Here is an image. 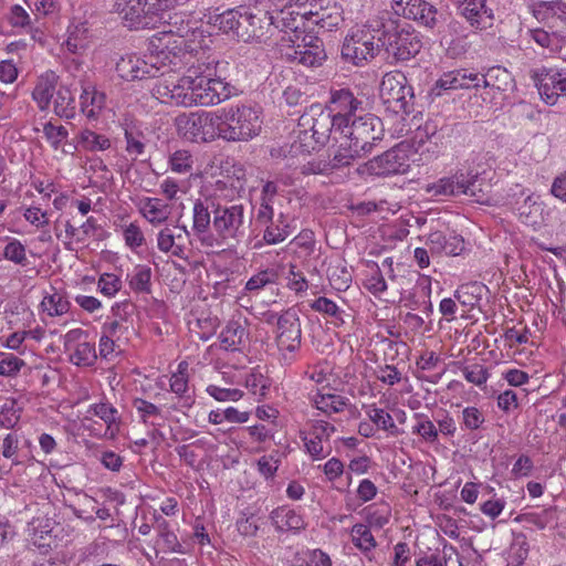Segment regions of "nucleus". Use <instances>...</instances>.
Masks as SVG:
<instances>
[{
	"label": "nucleus",
	"mask_w": 566,
	"mask_h": 566,
	"mask_svg": "<svg viewBox=\"0 0 566 566\" xmlns=\"http://www.w3.org/2000/svg\"><path fill=\"white\" fill-rule=\"evenodd\" d=\"M228 62L209 60L188 67L176 84L160 85L157 93L170 103L181 106H213L233 95L234 87L227 81Z\"/></svg>",
	"instance_id": "nucleus-1"
},
{
	"label": "nucleus",
	"mask_w": 566,
	"mask_h": 566,
	"mask_svg": "<svg viewBox=\"0 0 566 566\" xmlns=\"http://www.w3.org/2000/svg\"><path fill=\"white\" fill-rule=\"evenodd\" d=\"M190 28L180 25L174 31L171 28L154 34L148 44L150 53L140 57L128 55L116 63V71L126 81L143 80L158 76L161 67L178 65V53L186 46L185 38Z\"/></svg>",
	"instance_id": "nucleus-2"
},
{
	"label": "nucleus",
	"mask_w": 566,
	"mask_h": 566,
	"mask_svg": "<svg viewBox=\"0 0 566 566\" xmlns=\"http://www.w3.org/2000/svg\"><path fill=\"white\" fill-rule=\"evenodd\" d=\"M261 112L248 104H237L218 109L220 139L248 142L261 130Z\"/></svg>",
	"instance_id": "nucleus-3"
},
{
	"label": "nucleus",
	"mask_w": 566,
	"mask_h": 566,
	"mask_svg": "<svg viewBox=\"0 0 566 566\" xmlns=\"http://www.w3.org/2000/svg\"><path fill=\"white\" fill-rule=\"evenodd\" d=\"M168 0H115L114 9L129 29H153L165 20Z\"/></svg>",
	"instance_id": "nucleus-4"
},
{
	"label": "nucleus",
	"mask_w": 566,
	"mask_h": 566,
	"mask_svg": "<svg viewBox=\"0 0 566 566\" xmlns=\"http://www.w3.org/2000/svg\"><path fill=\"white\" fill-rule=\"evenodd\" d=\"M380 98L395 113L412 112L415 99L413 88L406 75L400 71L388 72L382 76L379 87Z\"/></svg>",
	"instance_id": "nucleus-5"
},
{
	"label": "nucleus",
	"mask_w": 566,
	"mask_h": 566,
	"mask_svg": "<svg viewBox=\"0 0 566 566\" xmlns=\"http://www.w3.org/2000/svg\"><path fill=\"white\" fill-rule=\"evenodd\" d=\"M381 46V38L375 40L369 29H352L342 45V59L354 65H361L376 56Z\"/></svg>",
	"instance_id": "nucleus-6"
},
{
	"label": "nucleus",
	"mask_w": 566,
	"mask_h": 566,
	"mask_svg": "<svg viewBox=\"0 0 566 566\" xmlns=\"http://www.w3.org/2000/svg\"><path fill=\"white\" fill-rule=\"evenodd\" d=\"M344 138L350 139L365 153H370L376 140L382 137V123L370 113H361L338 129Z\"/></svg>",
	"instance_id": "nucleus-7"
},
{
	"label": "nucleus",
	"mask_w": 566,
	"mask_h": 566,
	"mask_svg": "<svg viewBox=\"0 0 566 566\" xmlns=\"http://www.w3.org/2000/svg\"><path fill=\"white\" fill-rule=\"evenodd\" d=\"M178 127L184 136L192 142L211 143L220 139L218 111L179 116Z\"/></svg>",
	"instance_id": "nucleus-8"
},
{
	"label": "nucleus",
	"mask_w": 566,
	"mask_h": 566,
	"mask_svg": "<svg viewBox=\"0 0 566 566\" xmlns=\"http://www.w3.org/2000/svg\"><path fill=\"white\" fill-rule=\"evenodd\" d=\"M381 46L385 48L388 56L397 62L408 61L416 56L421 48L420 35L415 30L399 29L398 27L382 32Z\"/></svg>",
	"instance_id": "nucleus-9"
},
{
	"label": "nucleus",
	"mask_w": 566,
	"mask_h": 566,
	"mask_svg": "<svg viewBox=\"0 0 566 566\" xmlns=\"http://www.w3.org/2000/svg\"><path fill=\"white\" fill-rule=\"evenodd\" d=\"M243 205L226 206L218 202L212 228L216 234L227 240H238L245 233V216Z\"/></svg>",
	"instance_id": "nucleus-10"
},
{
	"label": "nucleus",
	"mask_w": 566,
	"mask_h": 566,
	"mask_svg": "<svg viewBox=\"0 0 566 566\" xmlns=\"http://www.w3.org/2000/svg\"><path fill=\"white\" fill-rule=\"evenodd\" d=\"M281 42L282 48L285 45L284 43H293L292 45H286L284 53V56L291 62L307 67H316L326 59L323 42L315 36L305 35L301 43L295 44V40L292 39V35H289L287 38L283 35Z\"/></svg>",
	"instance_id": "nucleus-11"
},
{
	"label": "nucleus",
	"mask_w": 566,
	"mask_h": 566,
	"mask_svg": "<svg viewBox=\"0 0 566 566\" xmlns=\"http://www.w3.org/2000/svg\"><path fill=\"white\" fill-rule=\"evenodd\" d=\"M530 77L546 104L555 105L560 95L566 96V71L541 66L531 70Z\"/></svg>",
	"instance_id": "nucleus-12"
},
{
	"label": "nucleus",
	"mask_w": 566,
	"mask_h": 566,
	"mask_svg": "<svg viewBox=\"0 0 566 566\" xmlns=\"http://www.w3.org/2000/svg\"><path fill=\"white\" fill-rule=\"evenodd\" d=\"M255 224L262 228L263 241L268 244L281 243L292 233L287 217L280 212L275 218L273 207L265 200L260 203Z\"/></svg>",
	"instance_id": "nucleus-13"
},
{
	"label": "nucleus",
	"mask_w": 566,
	"mask_h": 566,
	"mask_svg": "<svg viewBox=\"0 0 566 566\" xmlns=\"http://www.w3.org/2000/svg\"><path fill=\"white\" fill-rule=\"evenodd\" d=\"M391 8L397 15L413 20L428 29H434L441 23L442 14L426 0H392Z\"/></svg>",
	"instance_id": "nucleus-14"
},
{
	"label": "nucleus",
	"mask_w": 566,
	"mask_h": 566,
	"mask_svg": "<svg viewBox=\"0 0 566 566\" xmlns=\"http://www.w3.org/2000/svg\"><path fill=\"white\" fill-rule=\"evenodd\" d=\"M363 104V101L357 98L348 88L332 91L328 102V112L336 119V130L364 113Z\"/></svg>",
	"instance_id": "nucleus-15"
},
{
	"label": "nucleus",
	"mask_w": 566,
	"mask_h": 566,
	"mask_svg": "<svg viewBox=\"0 0 566 566\" xmlns=\"http://www.w3.org/2000/svg\"><path fill=\"white\" fill-rule=\"evenodd\" d=\"M366 170L375 176L402 175L409 170V157L402 147H392L365 164Z\"/></svg>",
	"instance_id": "nucleus-16"
},
{
	"label": "nucleus",
	"mask_w": 566,
	"mask_h": 566,
	"mask_svg": "<svg viewBox=\"0 0 566 566\" xmlns=\"http://www.w3.org/2000/svg\"><path fill=\"white\" fill-rule=\"evenodd\" d=\"M297 127L305 129L311 139L319 148L324 146L333 129L336 130V119L329 112L311 109L298 118Z\"/></svg>",
	"instance_id": "nucleus-17"
},
{
	"label": "nucleus",
	"mask_w": 566,
	"mask_h": 566,
	"mask_svg": "<svg viewBox=\"0 0 566 566\" xmlns=\"http://www.w3.org/2000/svg\"><path fill=\"white\" fill-rule=\"evenodd\" d=\"M276 343L281 350L295 352L301 345V323L297 314L286 311L277 317Z\"/></svg>",
	"instance_id": "nucleus-18"
},
{
	"label": "nucleus",
	"mask_w": 566,
	"mask_h": 566,
	"mask_svg": "<svg viewBox=\"0 0 566 566\" xmlns=\"http://www.w3.org/2000/svg\"><path fill=\"white\" fill-rule=\"evenodd\" d=\"M471 27L486 29L493 23V11L486 7V0H451Z\"/></svg>",
	"instance_id": "nucleus-19"
},
{
	"label": "nucleus",
	"mask_w": 566,
	"mask_h": 566,
	"mask_svg": "<svg viewBox=\"0 0 566 566\" xmlns=\"http://www.w3.org/2000/svg\"><path fill=\"white\" fill-rule=\"evenodd\" d=\"M271 19L268 12L260 14L252 12L241 13L240 27H238V31H235V38L243 42L261 39L265 33V27L271 24Z\"/></svg>",
	"instance_id": "nucleus-20"
},
{
	"label": "nucleus",
	"mask_w": 566,
	"mask_h": 566,
	"mask_svg": "<svg viewBox=\"0 0 566 566\" xmlns=\"http://www.w3.org/2000/svg\"><path fill=\"white\" fill-rule=\"evenodd\" d=\"M319 9L311 12V20L321 30L332 32L344 23L343 9L334 0H319Z\"/></svg>",
	"instance_id": "nucleus-21"
},
{
	"label": "nucleus",
	"mask_w": 566,
	"mask_h": 566,
	"mask_svg": "<svg viewBox=\"0 0 566 566\" xmlns=\"http://www.w3.org/2000/svg\"><path fill=\"white\" fill-rule=\"evenodd\" d=\"M293 134V140L282 147L284 158L287 160V166H295V160L300 161L301 159H305L306 156L318 148L305 129L297 127Z\"/></svg>",
	"instance_id": "nucleus-22"
},
{
	"label": "nucleus",
	"mask_w": 566,
	"mask_h": 566,
	"mask_svg": "<svg viewBox=\"0 0 566 566\" xmlns=\"http://www.w3.org/2000/svg\"><path fill=\"white\" fill-rule=\"evenodd\" d=\"M427 244L432 254L459 255L464 250V240L461 235H447L441 231L431 232Z\"/></svg>",
	"instance_id": "nucleus-23"
},
{
	"label": "nucleus",
	"mask_w": 566,
	"mask_h": 566,
	"mask_svg": "<svg viewBox=\"0 0 566 566\" xmlns=\"http://www.w3.org/2000/svg\"><path fill=\"white\" fill-rule=\"evenodd\" d=\"M106 95L92 84L82 85L80 109L88 119H96L105 107Z\"/></svg>",
	"instance_id": "nucleus-24"
},
{
	"label": "nucleus",
	"mask_w": 566,
	"mask_h": 566,
	"mask_svg": "<svg viewBox=\"0 0 566 566\" xmlns=\"http://www.w3.org/2000/svg\"><path fill=\"white\" fill-rule=\"evenodd\" d=\"M217 205L218 202L209 197L195 201L192 209V230L196 233L202 234L208 232L210 226L212 224L211 214L213 217L216 216Z\"/></svg>",
	"instance_id": "nucleus-25"
},
{
	"label": "nucleus",
	"mask_w": 566,
	"mask_h": 566,
	"mask_svg": "<svg viewBox=\"0 0 566 566\" xmlns=\"http://www.w3.org/2000/svg\"><path fill=\"white\" fill-rule=\"evenodd\" d=\"M57 75L50 71L41 75L32 91V98L41 111H46L56 91Z\"/></svg>",
	"instance_id": "nucleus-26"
},
{
	"label": "nucleus",
	"mask_w": 566,
	"mask_h": 566,
	"mask_svg": "<svg viewBox=\"0 0 566 566\" xmlns=\"http://www.w3.org/2000/svg\"><path fill=\"white\" fill-rule=\"evenodd\" d=\"M296 266L287 264H276L268 268L259 275V283H275V281L286 280L289 283H307L302 273L295 272Z\"/></svg>",
	"instance_id": "nucleus-27"
},
{
	"label": "nucleus",
	"mask_w": 566,
	"mask_h": 566,
	"mask_svg": "<svg viewBox=\"0 0 566 566\" xmlns=\"http://www.w3.org/2000/svg\"><path fill=\"white\" fill-rule=\"evenodd\" d=\"M270 518L279 532H298L305 527L303 517L294 510L285 506L273 510Z\"/></svg>",
	"instance_id": "nucleus-28"
},
{
	"label": "nucleus",
	"mask_w": 566,
	"mask_h": 566,
	"mask_svg": "<svg viewBox=\"0 0 566 566\" xmlns=\"http://www.w3.org/2000/svg\"><path fill=\"white\" fill-rule=\"evenodd\" d=\"M461 195H465L478 203L490 201L491 185L479 177V174H464V181Z\"/></svg>",
	"instance_id": "nucleus-29"
},
{
	"label": "nucleus",
	"mask_w": 566,
	"mask_h": 566,
	"mask_svg": "<svg viewBox=\"0 0 566 566\" xmlns=\"http://www.w3.org/2000/svg\"><path fill=\"white\" fill-rule=\"evenodd\" d=\"M219 338L221 348L234 352L247 342L248 332L239 321H230L222 329Z\"/></svg>",
	"instance_id": "nucleus-30"
},
{
	"label": "nucleus",
	"mask_w": 566,
	"mask_h": 566,
	"mask_svg": "<svg viewBox=\"0 0 566 566\" xmlns=\"http://www.w3.org/2000/svg\"><path fill=\"white\" fill-rule=\"evenodd\" d=\"M516 522L532 524L538 530H544L548 526H556L558 521L556 507H546L535 511L521 513L515 517Z\"/></svg>",
	"instance_id": "nucleus-31"
},
{
	"label": "nucleus",
	"mask_w": 566,
	"mask_h": 566,
	"mask_svg": "<svg viewBox=\"0 0 566 566\" xmlns=\"http://www.w3.org/2000/svg\"><path fill=\"white\" fill-rule=\"evenodd\" d=\"M367 155L363 149L356 147V144L353 143L348 138H344L340 142L337 150L335 151L333 158L329 161L331 169H338L345 166L350 165V163L357 158Z\"/></svg>",
	"instance_id": "nucleus-32"
},
{
	"label": "nucleus",
	"mask_w": 566,
	"mask_h": 566,
	"mask_svg": "<svg viewBox=\"0 0 566 566\" xmlns=\"http://www.w3.org/2000/svg\"><path fill=\"white\" fill-rule=\"evenodd\" d=\"M54 113L61 117L74 118L76 112L75 96L67 86L61 85L54 94Z\"/></svg>",
	"instance_id": "nucleus-33"
},
{
	"label": "nucleus",
	"mask_w": 566,
	"mask_h": 566,
	"mask_svg": "<svg viewBox=\"0 0 566 566\" xmlns=\"http://www.w3.org/2000/svg\"><path fill=\"white\" fill-rule=\"evenodd\" d=\"M513 85L512 74L504 67L493 66L483 74L482 86L506 92Z\"/></svg>",
	"instance_id": "nucleus-34"
},
{
	"label": "nucleus",
	"mask_w": 566,
	"mask_h": 566,
	"mask_svg": "<svg viewBox=\"0 0 566 566\" xmlns=\"http://www.w3.org/2000/svg\"><path fill=\"white\" fill-rule=\"evenodd\" d=\"M464 181V172H457L451 177H444L428 187L433 196H460Z\"/></svg>",
	"instance_id": "nucleus-35"
},
{
	"label": "nucleus",
	"mask_w": 566,
	"mask_h": 566,
	"mask_svg": "<svg viewBox=\"0 0 566 566\" xmlns=\"http://www.w3.org/2000/svg\"><path fill=\"white\" fill-rule=\"evenodd\" d=\"M22 438L15 431L8 432L3 436L0 434V452L6 458L11 460L13 465H19L23 462L21 460Z\"/></svg>",
	"instance_id": "nucleus-36"
},
{
	"label": "nucleus",
	"mask_w": 566,
	"mask_h": 566,
	"mask_svg": "<svg viewBox=\"0 0 566 566\" xmlns=\"http://www.w3.org/2000/svg\"><path fill=\"white\" fill-rule=\"evenodd\" d=\"M489 293L486 285H459L454 298L463 306L474 307Z\"/></svg>",
	"instance_id": "nucleus-37"
},
{
	"label": "nucleus",
	"mask_w": 566,
	"mask_h": 566,
	"mask_svg": "<svg viewBox=\"0 0 566 566\" xmlns=\"http://www.w3.org/2000/svg\"><path fill=\"white\" fill-rule=\"evenodd\" d=\"M143 216L151 224H160L168 218V207L159 198H146L142 207Z\"/></svg>",
	"instance_id": "nucleus-38"
},
{
	"label": "nucleus",
	"mask_w": 566,
	"mask_h": 566,
	"mask_svg": "<svg viewBox=\"0 0 566 566\" xmlns=\"http://www.w3.org/2000/svg\"><path fill=\"white\" fill-rule=\"evenodd\" d=\"M78 145L86 151H104L112 144L107 136L85 128L78 135Z\"/></svg>",
	"instance_id": "nucleus-39"
},
{
	"label": "nucleus",
	"mask_w": 566,
	"mask_h": 566,
	"mask_svg": "<svg viewBox=\"0 0 566 566\" xmlns=\"http://www.w3.org/2000/svg\"><path fill=\"white\" fill-rule=\"evenodd\" d=\"M52 291V293H46L41 302L43 312H46L50 316H61L67 313L70 310L67 298L61 292L55 291L53 286Z\"/></svg>",
	"instance_id": "nucleus-40"
},
{
	"label": "nucleus",
	"mask_w": 566,
	"mask_h": 566,
	"mask_svg": "<svg viewBox=\"0 0 566 566\" xmlns=\"http://www.w3.org/2000/svg\"><path fill=\"white\" fill-rule=\"evenodd\" d=\"M193 156L187 149H177L168 156V166L175 174L190 175L193 169Z\"/></svg>",
	"instance_id": "nucleus-41"
},
{
	"label": "nucleus",
	"mask_w": 566,
	"mask_h": 566,
	"mask_svg": "<svg viewBox=\"0 0 566 566\" xmlns=\"http://www.w3.org/2000/svg\"><path fill=\"white\" fill-rule=\"evenodd\" d=\"M219 323L217 316L208 315L189 319L188 325L190 332L196 333L201 340H208L214 335Z\"/></svg>",
	"instance_id": "nucleus-42"
},
{
	"label": "nucleus",
	"mask_w": 566,
	"mask_h": 566,
	"mask_svg": "<svg viewBox=\"0 0 566 566\" xmlns=\"http://www.w3.org/2000/svg\"><path fill=\"white\" fill-rule=\"evenodd\" d=\"M314 403L321 411L332 415L344 410L346 406V398L334 394H316Z\"/></svg>",
	"instance_id": "nucleus-43"
},
{
	"label": "nucleus",
	"mask_w": 566,
	"mask_h": 566,
	"mask_svg": "<svg viewBox=\"0 0 566 566\" xmlns=\"http://www.w3.org/2000/svg\"><path fill=\"white\" fill-rule=\"evenodd\" d=\"M96 358L95 345L90 342L77 343L70 356V360L76 366H92Z\"/></svg>",
	"instance_id": "nucleus-44"
},
{
	"label": "nucleus",
	"mask_w": 566,
	"mask_h": 566,
	"mask_svg": "<svg viewBox=\"0 0 566 566\" xmlns=\"http://www.w3.org/2000/svg\"><path fill=\"white\" fill-rule=\"evenodd\" d=\"M461 90L459 71H450L442 74V76L434 83L430 90V95L440 97L444 92Z\"/></svg>",
	"instance_id": "nucleus-45"
},
{
	"label": "nucleus",
	"mask_w": 566,
	"mask_h": 566,
	"mask_svg": "<svg viewBox=\"0 0 566 566\" xmlns=\"http://www.w3.org/2000/svg\"><path fill=\"white\" fill-rule=\"evenodd\" d=\"M69 36L66 45L70 51L75 52L78 49L86 46V39L88 38V28L86 22L72 23L69 29Z\"/></svg>",
	"instance_id": "nucleus-46"
},
{
	"label": "nucleus",
	"mask_w": 566,
	"mask_h": 566,
	"mask_svg": "<svg viewBox=\"0 0 566 566\" xmlns=\"http://www.w3.org/2000/svg\"><path fill=\"white\" fill-rule=\"evenodd\" d=\"M531 38L542 48L549 49L552 52L562 48L563 36L558 33H549L544 29L530 30Z\"/></svg>",
	"instance_id": "nucleus-47"
},
{
	"label": "nucleus",
	"mask_w": 566,
	"mask_h": 566,
	"mask_svg": "<svg viewBox=\"0 0 566 566\" xmlns=\"http://www.w3.org/2000/svg\"><path fill=\"white\" fill-rule=\"evenodd\" d=\"M354 544L361 551L367 552L376 547L377 543L368 526L356 524L352 528Z\"/></svg>",
	"instance_id": "nucleus-48"
},
{
	"label": "nucleus",
	"mask_w": 566,
	"mask_h": 566,
	"mask_svg": "<svg viewBox=\"0 0 566 566\" xmlns=\"http://www.w3.org/2000/svg\"><path fill=\"white\" fill-rule=\"evenodd\" d=\"M125 150L130 156L132 160H136L138 156L145 153L146 144L144 143V135L140 132L125 129Z\"/></svg>",
	"instance_id": "nucleus-49"
},
{
	"label": "nucleus",
	"mask_w": 566,
	"mask_h": 566,
	"mask_svg": "<svg viewBox=\"0 0 566 566\" xmlns=\"http://www.w3.org/2000/svg\"><path fill=\"white\" fill-rule=\"evenodd\" d=\"M240 18L241 12L228 10L214 18V25L223 33H232L235 38V31H238V27H240Z\"/></svg>",
	"instance_id": "nucleus-50"
},
{
	"label": "nucleus",
	"mask_w": 566,
	"mask_h": 566,
	"mask_svg": "<svg viewBox=\"0 0 566 566\" xmlns=\"http://www.w3.org/2000/svg\"><path fill=\"white\" fill-rule=\"evenodd\" d=\"M270 385L269 378L256 370L251 371L245 377V386L254 396L265 397Z\"/></svg>",
	"instance_id": "nucleus-51"
},
{
	"label": "nucleus",
	"mask_w": 566,
	"mask_h": 566,
	"mask_svg": "<svg viewBox=\"0 0 566 566\" xmlns=\"http://www.w3.org/2000/svg\"><path fill=\"white\" fill-rule=\"evenodd\" d=\"M174 232H176V230L169 227L161 229L157 234V247L163 252H170L172 255L180 256L182 250L178 248Z\"/></svg>",
	"instance_id": "nucleus-52"
},
{
	"label": "nucleus",
	"mask_w": 566,
	"mask_h": 566,
	"mask_svg": "<svg viewBox=\"0 0 566 566\" xmlns=\"http://www.w3.org/2000/svg\"><path fill=\"white\" fill-rule=\"evenodd\" d=\"M125 244L133 251H137L146 243L143 230L136 222H130L123 228Z\"/></svg>",
	"instance_id": "nucleus-53"
},
{
	"label": "nucleus",
	"mask_w": 566,
	"mask_h": 566,
	"mask_svg": "<svg viewBox=\"0 0 566 566\" xmlns=\"http://www.w3.org/2000/svg\"><path fill=\"white\" fill-rule=\"evenodd\" d=\"M155 549L157 552L163 551L165 553L186 554V549L179 543L177 535L172 531L164 532V534L157 536Z\"/></svg>",
	"instance_id": "nucleus-54"
},
{
	"label": "nucleus",
	"mask_w": 566,
	"mask_h": 566,
	"mask_svg": "<svg viewBox=\"0 0 566 566\" xmlns=\"http://www.w3.org/2000/svg\"><path fill=\"white\" fill-rule=\"evenodd\" d=\"M133 406L137 410V412L139 413L140 418L145 423H149L151 426L158 424L155 421V418H160L161 411L156 405L147 400L137 398L133 401Z\"/></svg>",
	"instance_id": "nucleus-55"
},
{
	"label": "nucleus",
	"mask_w": 566,
	"mask_h": 566,
	"mask_svg": "<svg viewBox=\"0 0 566 566\" xmlns=\"http://www.w3.org/2000/svg\"><path fill=\"white\" fill-rule=\"evenodd\" d=\"M54 230L56 238L62 239L65 249L74 251L73 242L77 243V238L80 237L78 228L74 227L70 221H65L63 233L62 230H60V222L57 221L55 222Z\"/></svg>",
	"instance_id": "nucleus-56"
},
{
	"label": "nucleus",
	"mask_w": 566,
	"mask_h": 566,
	"mask_svg": "<svg viewBox=\"0 0 566 566\" xmlns=\"http://www.w3.org/2000/svg\"><path fill=\"white\" fill-rule=\"evenodd\" d=\"M368 416L370 420L376 423L378 427H380L385 431H389L392 434L398 433L397 426L395 424V421L392 417L386 412L384 409L380 408H373Z\"/></svg>",
	"instance_id": "nucleus-57"
},
{
	"label": "nucleus",
	"mask_w": 566,
	"mask_h": 566,
	"mask_svg": "<svg viewBox=\"0 0 566 566\" xmlns=\"http://www.w3.org/2000/svg\"><path fill=\"white\" fill-rule=\"evenodd\" d=\"M43 134L54 149H57L69 136L67 129L64 126H55L51 122L44 124Z\"/></svg>",
	"instance_id": "nucleus-58"
},
{
	"label": "nucleus",
	"mask_w": 566,
	"mask_h": 566,
	"mask_svg": "<svg viewBox=\"0 0 566 566\" xmlns=\"http://www.w3.org/2000/svg\"><path fill=\"white\" fill-rule=\"evenodd\" d=\"M7 260L17 264H25L27 254L24 245L17 239H11L3 250Z\"/></svg>",
	"instance_id": "nucleus-59"
},
{
	"label": "nucleus",
	"mask_w": 566,
	"mask_h": 566,
	"mask_svg": "<svg viewBox=\"0 0 566 566\" xmlns=\"http://www.w3.org/2000/svg\"><path fill=\"white\" fill-rule=\"evenodd\" d=\"M207 392L218 401H238L243 396L239 389L221 388L214 385L208 386Z\"/></svg>",
	"instance_id": "nucleus-60"
},
{
	"label": "nucleus",
	"mask_w": 566,
	"mask_h": 566,
	"mask_svg": "<svg viewBox=\"0 0 566 566\" xmlns=\"http://www.w3.org/2000/svg\"><path fill=\"white\" fill-rule=\"evenodd\" d=\"M463 424L467 430H476L484 422L483 413L475 407H467L462 411Z\"/></svg>",
	"instance_id": "nucleus-61"
},
{
	"label": "nucleus",
	"mask_w": 566,
	"mask_h": 566,
	"mask_svg": "<svg viewBox=\"0 0 566 566\" xmlns=\"http://www.w3.org/2000/svg\"><path fill=\"white\" fill-rule=\"evenodd\" d=\"M24 365V361L22 359H20L19 357L12 355V354H9V355H6L1 360H0V375L1 376H15L21 367Z\"/></svg>",
	"instance_id": "nucleus-62"
},
{
	"label": "nucleus",
	"mask_w": 566,
	"mask_h": 566,
	"mask_svg": "<svg viewBox=\"0 0 566 566\" xmlns=\"http://www.w3.org/2000/svg\"><path fill=\"white\" fill-rule=\"evenodd\" d=\"M458 71L461 83V90H471L482 86L483 74L472 72L468 69H460Z\"/></svg>",
	"instance_id": "nucleus-63"
},
{
	"label": "nucleus",
	"mask_w": 566,
	"mask_h": 566,
	"mask_svg": "<svg viewBox=\"0 0 566 566\" xmlns=\"http://www.w3.org/2000/svg\"><path fill=\"white\" fill-rule=\"evenodd\" d=\"M90 412L101 418L105 423H113L116 420L117 410L106 402L96 403L91 407Z\"/></svg>",
	"instance_id": "nucleus-64"
}]
</instances>
